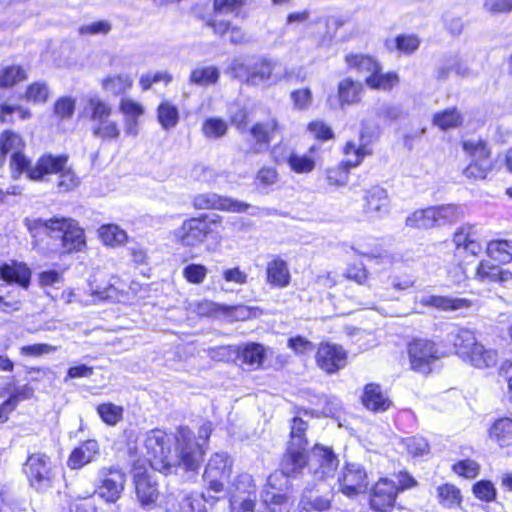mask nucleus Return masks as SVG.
<instances>
[{
	"label": "nucleus",
	"mask_w": 512,
	"mask_h": 512,
	"mask_svg": "<svg viewBox=\"0 0 512 512\" xmlns=\"http://www.w3.org/2000/svg\"><path fill=\"white\" fill-rule=\"evenodd\" d=\"M112 30V24L108 20L86 23L78 28L81 36L107 35Z\"/></svg>",
	"instance_id": "680f3d73"
},
{
	"label": "nucleus",
	"mask_w": 512,
	"mask_h": 512,
	"mask_svg": "<svg viewBox=\"0 0 512 512\" xmlns=\"http://www.w3.org/2000/svg\"><path fill=\"white\" fill-rule=\"evenodd\" d=\"M33 394L34 389L28 384L15 387L9 398L0 406V423L8 419V415L17 407L19 402L30 399Z\"/></svg>",
	"instance_id": "f704fd0d"
},
{
	"label": "nucleus",
	"mask_w": 512,
	"mask_h": 512,
	"mask_svg": "<svg viewBox=\"0 0 512 512\" xmlns=\"http://www.w3.org/2000/svg\"><path fill=\"white\" fill-rule=\"evenodd\" d=\"M133 78L128 73L110 74L102 79L101 84L104 91L112 95H122L133 86Z\"/></svg>",
	"instance_id": "e433bc0d"
},
{
	"label": "nucleus",
	"mask_w": 512,
	"mask_h": 512,
	"mask_svg": "<svg viewBox=\"0 0 512 512\" xmlns=\"http://www.w3.org/2000/svg\"><path fill=\"white\" fill-rule=\"evenodd\" d=\"M98 235L106 246L116 247L126 243L127 233L116 224H104L98 229Z\"/></svg>",
	"instance_id": "ea45409f"
},
{
	"label": "nucleus",
	"mask_w": 512,
	"mask_h": 512,
	"mask_svg": "<svg viewBox=\"0 0 512 512\" xmlns=\"http://www.w3.org/2000/svg\"><path fill=\"white\" fill-rule=\"evenodd\" d=\"M433 124L441 130L453 129L462 124L463 118L456 108H448L433 116Z\"/></svg>",
	"instance_id": "c03bdc74"
},
{
	"label": "nucleus",
	"mask_w": 512,
	"mask_h": 512,
	"mask_svg": "<svg viewBox=\"0 0 512 512\" xmlns=\"http://www.w3.org/2000/svg\"><path fill=\"white\" fill-rule=\"evenodd\" d=\"M173 81V76L166 70L148 72L141 75L139 85L143 91L149 90L153 84L163 82L168 85Z\"/></svg>",
	"instance_id": "6e6d98bb"
},
{
	"label": "nucleus",
	"mask_w": 512,
	"mask_h": 512,
	"mask_svg": "<svg viewBox=\"0 0 512 512\" xmlns=\"http://www.w3.org/2000/svg\"><path fill=\"white\" fill-rule=\"evenodd\" d=\"M473 494L481 501L491 502L496 498V488L488 480H480L473 485Z\"/></svg>",
	"instance_id": "0e129e2a"
},
{
	"label": "nucleus",
	"mask_w": 512,
	"mask_h": 512,
	"mask_svg": "<svg viewBox=\"0 0 512 512\" xmlns=\"http://www.w3.org/2000/svg\"><path fill=\"white\" fill-rule=\"evenodd\" d=\"M25 78L26 72L20 66H8L0 71V87H11Z\"/></svg>",
	"instance_id": "13d9d810"
},
{
	"label": "nucleus",
	"mask_w": 512,
	"mask_h": 512,
	"mask_svg": "<svg viewBox=\"0 0 512 512\" xmlns=\"http://www.w3.org/2000/svg\"><path fill=\"white\" fill-rule=\"evenodd\" d=\"M49 96V88L45 83L35 82L28 86L25 98L33 103H44Z\"/></svg>",
	"instance_id": "69168bd1"
},
{
	"label": "nucleus",
	"mask_w": 512,
	"mask_h": 512,
	"mask_svg": "<svg viewBox=\"0 0 512 512\" xmlns=\"http://www.w3.org/2000/svg\"><path fill=\"white\" fill-rule=\"evenodd\" d=\"M218 498L206 497L205 494H191L182 499L179 512H205L204 502H214Z\"/></svg>",
	"instance_id": "09e8293b"
},
{
	"label": "nucleus",
	"mask_w": 512,
	"mask_h": 512,
	"mask_svg": "<svg viewBox=\"0 0 512 512\" xmlns=\"http://www.w3.org/2000/svg\"><path fill=\"white\" fill-rule=\"evenodd\" d=\"M171 439L160 429H153L146 433L144 446L146 449L147 467L165 475L175 473L183 465L178 461V451L172 455L170 450Z\"/></svg>",
	"instance_id": "39448f33"
},
{
	"label": "nucleus",
	"mask_w": 512,
	"mask_h": 512,
	"mask_svg": "<svg viewBox=\"0 0 512 512\" xmlns=\"http://www.w3.org/2000/svg\"><path fill=\"white\" fill-rule=\"evenodd\" d=\"M437 497L439 503L449 509L460 506L462 497L460 490L451 484H443L437 488Z\"/></svg>",
	"instance_id": "49530a36"
},
{
	"label": "nucleus",
	"mask_w": 512,
	"mask_h": 512,
	"mask_svg": "<svg viewBox=\"0 0 512 512\" xmlns=\"http://www.w3.org/2000/svg\"><path fill=\"white\" fill-rule=\"evenodd\" d=\"M445 341L454 347L456 354L462 359L478 343L472 330L459 326L451 327L446 334Z\"/></svg>",
	"instance_id": "b1692460"
},
{
	"label": "nucleus",
	"mask_w": 512,
	"mask_h": 512,
	"mask_svg": "<svg viewBox=\"0 0 512 512\" xmlns=\"http://www.w3.org/2000/svg\"><path fill=\"white\" fill-rule=\"evenodd\" d=\"M344 154L346 156L343 165L345 168H352L358 166L363 158L369 154L365 146H357L355 143L349 141L344 147Z\"/></svg>",
	"instance_id": "8fccbe9b"
},
{
	"label": "nucleus",
	"mask_w": 512,
	"mask_h": 512,
	"mask_svg": "<svg viewBox=\"0 0 512 512\" xmlns=\"http://www.w3.org/2000/svg\"><path fill=\"white\" fill-rule=\"evenodd\" d=\"M433 207L417 210L406 219V226L411 228L429 229L436 225L437 219Z\"/></svg>",
	"instance_id": "a19ab883"
},
{
	"label": "nucleus",
	"mask_w": 512,
	"mask_h": 512,
	"mask_svg": "<svg viewBox=\"0 0 512 512\" xmlns=\"http://www.w3.org/2000/svg\"><path fill=\"white\" fill-rule=\"evenodd\" d=\"M229 116L231 123L237 128L238 131L243 133L247 127L248 113L244 107L234 103L229 107Z\"/></svg>",
	"instance_id": "774afa93"
},
{
	"label": "nucleus",
	"mask_w": 512,
	"mask_h": 512,
	"mask_svg": "<svg viewBox=\"0 0 512 512\" xmlns=\"http://www.w3.org/2000/svg\"><path fill=\"white\" fill-rule=\"evenodd\" d=\"M401 444L413 457L423 456L429 452V444L425 438L419 436L407 437L401 441Z\"/></svg>",
	"instance_id": "bf43d9fd"
},
{
	"label": "nucleus",
	"mask_w": 512,
	"mask_h": 512,
	"mask_svg": "<svg viewBox=\"0 0 512 512\" xmlns=\"http://www.w3.org/2000/svg\"><path fill=\"white\" fill-rule=\"evenodd\" d=\"M25 225L31 233L43 232L50 238L59 239L64 253L78 252L86 246L84 230L72 218L26 219Z\"/></svg>",
	"instance_id": "f03ea898"
},
{
	"label": "nucleus",
	"mask_w": 512,
	"mask_h": 512,
	"mask_svg": "<svg viewBox=\"0 0 512 512\" xmlns=\"http://www.w3.org/2000/svg\"><path fill=\"white\" fill-rule=\"evenodd\" d=\"M362 403L374 412L386 411L391 405V401L382 393L380 386L373 383L365 386Z\"/></svg>",
	"instance_id": "473e14b6"
},
{
	"label": "nucleus",
	"mask_w": 512,
	"mask_h": 512,
	"mask_svg": "<svg viewBox=\"0 0 512 512\" xmlns=\"http://www.w3.org/2000/svg\"><path fill=\"white\" fill-rule=\"evenodd\" d=\"M291 274L288 264L280 257H275L267 263L266 282L274 288H285L290 284Z\"/></svg>",
	"instance_id": "bb28decb"
},
{
	"label": "nucleus",
	"mask_w": 512,
	"mask_h": 512,
	"mask_svg": "<svg viewBox=\"0 0 512 512\" xmlns=\"http://www.w3.org/2000/svg\"><path fill=\"white\" fill-rule=\"evenodd\" d=\"M90 291V298L85 299L79 293H76L74 290H65L61 294V300L65 304L78 302L84 306L95 305L104 300H119V290L114 286V284H110L103 288L91 287Z\"/></svg>",
	"instance_id": "412c9836"
},
{
	"label": "nucleus",
	"mask_w": 512,
	"mask_h": 512,
	"mask_svg": "<svg viewBox=\"0 0 512 512\" xmlns=\"http://www.w3.org/2000/svg\"><path fill=\"white\" fill-rule=\"evenodd\" d=\"M419 303L423 306L434 307L446 312L469 309L473 304L467 298L438 295H424L420 297Z\"/></svg>",
	"instance_id": "393cba45"
},
{
	"label": "nucleus",
	"mask_w": 512,
	"mask_h": 512,
	"mask_svg": "<svg viewBox=\"0 0 512 512\" xmlns=\"http://www.w3.org/2000/svg\"><path fill=\"white\" fill-rule=\"evenodd\" d=\"M438 225L454 222L462 215V209L454 204L433 207Z\"/></svg>",
	"instance_id": "4d7b16f0"
},
{
	"label": "nucleus",
	"mask_w": 512,
	"mask_h": 512,
	"mask_svg": "<svg viewBox=\"0 0 512 512\" xmlns=\"http://www.w3.org/2000/svg\"><path fill=\"white\" fill-rule=\"evenodd\" d=\"M488 256L501 263L506 264L512 260V241L492 240L487 244Z\"/></svg>",
	"instance_id": "37998d69"
},
{
	"label": "nucleus",
	"mask_w": 512,
	"mask_h": 512,
	"mask_svg": "<svg viewBox=\"0 0 512 512\" xmlns=\"http://www.w3.org/2000/svg\"><path fill=\"white\" fill-rule=\"evenodd\" d=\"M345 62L349 69L366 76L374 75L375 72L381 71L380 64L369 55L350 53L345 56Z\"/></svg>",
	"instance_id": "c9c22d12"
},
{
	"label": "nucleus",
	"mask_w": 512,
	"mask_h": 512,
	"mask_svg": "<svg viewBox=\"0 0 512 512\" xmlns=\"http://www.w3.org/2000/svg\"><path fill=\"white\" fill-rule=\"evenodd\" d=\"M101 419L108 425H116L123 415V408L112 403L101 404L97 408Z\"/></svg>",
	"instance_id": "052dcab7"
},
{
	"label": "nucleus",
	"mask_w": 512,
	"mask_h": 512,
	"mask_svg": "<svg viewBox=\"0 0 512 512\" xmlns=\"http://www.w3.org/2000/svg\"><path fill=\"white\" fill-rule=\"evenodd\" d=\"M399 82L398 75L393 72H375L365 77V83L372 89L391 90Z\"/></svg>",
	"instance_id": "de8ad7c7"
},
{
	"label": "nucleus",
	"mask_w": 512,
	"mask_h": 512,
	"mask_svg": "<svg viewBox=\"0 0 512 512\" xmlns=\"http://www.w3.org/2000/svg\"><path fill=\"white\" fill-rule=\"evenodd\" d=\"M399 488L387 478L376 482L370 491V507L376 512H390L396 502Z\"/></svg>",
	"instance_id": "dca6fc26"
},
{
	"label": "nucleus",
	"mask_w": 512,
	"mask_h": 512,
	"mask_svg": "<svg viewBox=\"0 0 512 512\" xmlns=\"http://www.w3.org/2000/svg\"><path fill=\"white\" fill-rule=\"evenodd\" d=\"M228 131V124L225 120L211 117L204 121L202 126L203 134L210 139L223 137Z\"/></svg>",
	"instance_id": "3c124183"
},
{
	"label": "nucleus",
	"mask_w": 512,
	"mask_h": 512,
	"mask_svg": "<svg viewBox=\"0 0 512 512\" xmlns=\"http://www.w3.org/2000/svg\"><path fill=\"white\" fill-rule=\"evenodd\" d=\"M99 455V444L89 439L74 448L68 458L67 465L71 469H80L94 461Z\"/></svg>",
	"instance_id": "a878e982"
},
{
	"label": "nucleus",
	"mask_w": 512,
	"mask_h": 512,
	"mask_svg": "<svg viewBox=\"0 0 512 512\" xmlns=\"http://www.w3.org/2000/svg\"><path fill=\"white\" fill-rule=\"evenodd\" d=\"M288 164L292 171L298 174L309 173L315 168V160L309 155L290 154Z\"/></svg>",
	"instance_id": "864d4df0"
},
{
	"label": "nucleus",
	"mask_w": 512,
	"mask_h": 512,
	"mask_svg": "<svg viewBox=\"0 0 512 512\" xmlns=\"http://www.w3.org/2000/svg\"><path fill=\"white\" fill-rule=\"evenodd\" d=\"M57 175V188L59 192H69L75 189L80 183L79 178L71 167L68 166V163L65 164L64 168L61 169Z\"/></svg>",
	"instance_id": "5fc2aeb1"
},
{
	"label": "nucleus",
	"mask_w": 512,
	"mask_h": 512,
	"mask_svg": "<svg viewBox=\"0 0 512 512\" xmlns=\"http://www.w3.org/2000/svg\"><path fill=\"white\" fill-rule=\"evenodd\" d=\"M92 122L91 130L94 137L102 141H114L119 138L121 130L116 120L111 118V105L99 97L88 100L83 111Z\"/></svg>",
	"instance_id": "0eeeda50"
},
{
	"label": "nucleus",
	"mask_w": 512,
	"mask_h": 512,
	"mask_svg": "<svg viewBox=\"0 0 512 512\" xmlns=\"http://www.w3.org/2000/svg\"><path fill=\"white\" fill-rule=\"evenodd\" d=\"M10 168L12 177L17 179L23 172L28 173V170L32 167H30V161L22 151H15L10 158Z\"/></svg>",
	"instance_id": "338daca9"
},
{
	"label": "nucleus",
	"mask_w": 512,
	"mask_h": 512,
	"mask_svg": "<svg viewBox=\"0 0 512 512\" xmlns=\"http://www.w3.org/2000/svg\"><path fill=\"white\" fill-rule=\"evenodd\" d=\"M0 277L7 283H17L26 288L30 282L31 272L23 263H5L0 267Z\"/></svg>",
	"instance_id": "c756f323"
},
{
	"label": "nucleus",
	"mask_w": 512,
	"mask_h": 512,
	"mask_svg": "<svg viewBox=\"0 0 512 512\" xmlns=\"http://www.w3.org/2000/svg\"><path fill=\"white\" fill-rule=\"evenodd\" d=\"M232 471V461L226 453L213 454L203 474L204 481L208 484V490L215 493L224 490V480L229 478Z\"/></svg>",
	"instance_id": "9b49d317"
},
{
	"label": "nucleus",
	"mask_w": 512,
	"mask_h": 512,
	"mask_svg": "<svg viewBox=\"0 0 512 512\" xmlns=\"http://www.w3.org/2000/svg\"><path fill=\"white\" fill-rule=\"evenodd\" d=\"M67 163L68 157L65 155L54 156L52 154H45L28 170V177L34 181H41L46 175H57Z\"/></svg>",
	"instance_id": "5701e85b"
},
{
	"label": "nucleus",
	"mask_w": 512,
	"mask_h": 512,
	"mask_svg": "<svg viewBox=\"0 0 512 512\" xmlns=\"http://www.w3.org/2000/svg\"><path fill=\"white\" fill-rule=\"evenodd\" d=\"M23 471L30 486L38 492H46L53 487L55 479L54 466L50 458L42 452L28 456Z\"/></svg>",
	"instance_id": "6e6552de"
},
{
	"label": "nucleus",
	"mask_w": 512,
	"mask_h": 512,
	"mask_svg": "<svg viewBox=\"0 0 512 512\" xmlns=\"http://www.w3.org/2000/svg\"><path fill=\"white\" fill-rule=\"evenodd\" d=\"M220 71L216 66H198L189 76V82L199 86L214 85L218 82Z\"/></svg>",
	"instance_id": "58836bf2"
},
{
	"label": "nucleus",
	"mask_w": 512,
	"mask_h": 512,
	"mask_svg": "<svg viewBox=\"0 0 512 512\" xmlns=\"http://www.w3.org/2000/svg\"><path fill=\"white\" fill-rule=\"evenodd\" d=\"M408 353L412 369L421 373H429L431 364L438 359L437 348L430 340H414L409 344Z\"/></svg>",
	"instance_id": "2eb2a0df"
},
{
	"label": "nucleus",
	"mask_w": 512,
	"mask_h": 512,
	"mask_svg": "<svg viewBox=\"0 0 512 512\" xmlns=\"http://www.w3.org/2000/svg\"><path fill=\"white\" fill-rule=\"evenodd\" d=\"M231 73L237 79L251 86L262 84L275 85L282 79H292L291 73L276 61L266 58L248 61L234 60Z\"/></svg>",
	"instance_id": "7ed1b4c3"
},
{
	"label": "nucleus",
	"mask_w": 512,
	"mask_h": 512,
	"mask_svg": "<svg viewBox=\"0 0 512 512\" xmlns=\"http://www.w3.org/2000/svg\"><path fill=\"white\" fill-rule=\"evenodd\" d=\"M316 363L328 374L336 373L347 364V353L339 345L322 343L316 352Z\"/></svg>",
	"instance_id": "6ab92c4d"
},
{
	"label": "nucleus",
	"mask_w": 512,
	"mask_h": 512,
	"mask_svg": "<svg viewBox=\"0 0 512 512\" xmlns=\"http://www.w3.org/2000/svg\"><path fill=\"white\" fill-rule=\"evenodd\" d=\"M278 128L279 124L275 118L254 124L249 130L253 142L247 144V147L243 149L244 153L259 154L265 151Z\"/></svg>",
	"instance_id": "aec40b11"
},
{
	"label": "nucleus",
	"mask_w": 512,
	"mask_h": 512,
	"mask_svg": "<svg viewBox=\"0 0 512 512\" xmlns=\"http://www.w3.org/2000/svg\"><path fill=\"white\" fill-rule=\"evenodd\" d=\"M363 92V84L348 77L338 84V101L341 107L359 103Z\"/></svg>",
	"instance_id": "2f4dec72"
},
{
	"label": "nucleus",
	"mask_w": 512,
	"mask_h": 512,
	"mask_svg": "<svg viewBox=\"0 0 512 512\" xmlns=\"http://www.w3.org/2000/svg\"><path fill=\"white\" fill-rule=\"evenodd\" d=\"M98 495L106 502L115 503L124 490L126 477L124 472L116 467L102 468L99 471Z\"/></svg>",
	"instance_id": "ddd939ff"
},
{
	"label": "nucleus",
	"mask_w": 512,
	"mask_h": 512,
	"mask_svg": "<svg viewBox=\"0 0 512 512\" xmlns=\"http://www.w3.org/2000/svg\"><path fill=\"white\" fill-rule=\"evenodd\" d=\"M236 354L242 365L249 370L260 368L266 358V349L258 343H249L236 349Z\"/></svg>",
	"instance_id": "cd10ccee"
},
{
	"label": "nucleus",
	"mask_w": 512,
	"mask_h": 512,
	"mask_svg": "<svg viewBox=\"0 0 512 512\" xmlns=\"http://www.w3.org/2000/svg\"><path fill=\"white\" fill-rule=\"evenodd\" d=\"M211 432L212 425L209 422H205L199 427L197 438L187 427L178 429L176 435L178 461L183 465V469L192 472L199 469Z\"/></svg>",
	"instance_id": "20e7f679"
},
{
	"label": "nucleus",
	"mask_w": 512,
	"mask_h": 512,
	"mask_svg": "<svg viewBox=\"0 0 512 512\" xmlns=\"http://www.w3.org/2000/svg\"><path fill=\"white\" fill-rule=\"evenodd\" d=\"M462 147L470 159L463 174L470 179H485L493 167L491 149L487 142L481 139L467 140L463 142Z\"/></svg>",
	"instance_id": "1a4fd4ad"
},
{
	"label": "nucleus",
	"mask_w": 512,
	"mask_h": 512,
	"mask_svg": "<svg viewBox=\"0 0 512 512\" xmlns=\"http://www.w3.org/2000/svg\"><path fill=\"white\" fill-rule=\"evenodd\" d=\"M489 436L492 441L500 447H509L512 445V419L503 417L497 419L489 430Z\"/></svg>",
	"instance_id": "4c0bfd02"
},
{
	"label": "nucleus",
	"mask_w": 512,
	"mask_h": 512,
	"mask_svg": "<svg viewBox=\"0 0 512 512\" xmlns=\"http://www.w3.org/2000/svg\"><path fill=\"white\" fill-rule=\"evenodd\" d=\"M364 213L372 219H380L390 211V200L386 189L373 186L365 192Z\"/></svg>",
	"instance_id": "4be33fe9"
},
{
	"label": "nucleus",
	"mask_w": 512,
	"mask_h": 512,
	"mask_svg": "<svg viewBox=\"0 0 512 512\" xmlns=\"http://www.w3.org/2000/svg\"><path fill=\"white\" fill-rule=\"evenodd\" d=\"M420 40L415 35H399L394 40L387 41V47L392 49L394 46L398 51L405 54H411L418 49Z\"/></svg>",
	"instance_id": "603ef678"
},
{
	"label": "nucleus",
	"mask_w": 512,
	"mask_h": 512,
	"mask_svg": "<svg viewBox=\"0 0 512 512\" xmlns=\"http://www.w3.org/2000/svg\"><path fill=\"white\" fill-rule=\"evenodd\" d=\"M463 360L476 368H488L496 365L498 355L495 350L487 349L478 342Z\"/></svg>",
	"instance_id": "72a5a7b5"
},
{
	"label": "nucleus",
	"mask_w": 512,
	"mask_h": 512,
	"mask_svg": "<svg viewBox=\"0 0 512 512\" xmlns=\"http://www.w3.org/2000/svg\"><path fill=\"white\" fill-rule=\"evenodd\" d=\"M306 429L307 423L305 421L299 417L293 418L290 432L291 440L286 454H289L291 451L298 452L300 454L299 458L301 459V464L305 463V447L307 445V440L305 439Z\"/></svg>",
	"instance_id": "7c9ffc66"
},
{
	"label": "nucleus",
	"mask_w": 512,
	"mask_h": 512,
	"mask_svg": "<svg viewBox=\"0 0 512 512\" xmlns=\"http://www.w3.org/2000/svg\"><path fill=\"white\" fill-rule=\"evenodd\" d=\"M262 502L255 511L256 486L249 474L239 475L230 490L232 512H288L291 503L285 494L263 491Z\"/></svg>",
	"instance_id": "f257e3e1"
},
{
	"label": "nucleus",
	"mask_w": 512,
	"mask_h": 512,
	"mask_svg": "<svg viewBox=\"0 0 512 512\" xmlns=\"http://www.w3.org/2000/svg\"><path fill=\"white\" fill-rule=\"evenodd\" d=\"M25 146V142L22 137L11 131L5 130L0 135V148L2 153V165L5 163L6 155L9 152L22 151Z\"/></svg>",
	"instance_id": "a18cd8bd"
},
{
	"label": "nucleus",
	"mask_w": 512,
	"mask_h": 512,
	"mask_svg": "<svg viewBox=\"0 0 512 512\" xmlns=\"http://www.w3.org/2000/svg\"><path fill=\"white\" fill-rule=\"evenodd\" d=\"M475 276L486 283H506L512 280V272L485 260L479 263Z\"/></svg>",
	"instance_id": "c85d7f7f"
},
{
	"label": "nucleus",
	"mask_w": 512,
	"mask_h": 512,
	"mask_svg": "<svg viewBox=\"0 0 512 512\" xmlns=\"http://www.w3.org/2000/svg\"><path fill=\"white\" fill-rule=\"evenodd\" d=\"M208 269L202 264L192 263L183 268L182 275L191 284H201L204 282Z\"/></svg>",
	"instance_id": "e2e57ef3"
},
{
	"label": "nucleus",
	"mask_w": 512,
	"mask_h": 512,
	"mask_svg": "<svg viewBox=\"0 0 512 512\" xmlns=\"http://www.w3.org/2000/svg\"><path fill=\"white\" fill-rule=\"evenodd\" d=\"M211 231L206 216L202 215L183 221L182 225L174 231V238L176 243L183 247L195 248L206 240Z\"/></svg>",
	"instance_id": "9d476101"
},
{
	"label": "nucleus",
	"mask_w": 512,
	"mask_h": 512,
	"mask_svg": "<svg viewBox=\"0 0 512 512\" xmlns=\"http://www.w3.org/2000/svg\"><path fill=\"white\" fill-rule=\"evenodd\" d=\"M339 466V460L332 448L315 445L302 465V477L307 486L315 487L321 482L332 479Z\"/></svg>",
	"instance_id": "423d86ee"
},
{
	"label": "nucleus",
	"mask_w": 512,
	"mask_h": 512,
	"mask_svg": "<svg viewBox=\"0 0 512 512\" xmlns=\"http://www.w3.org/2000/svg\"><path fill=\"white\" fill-rule=\"evenodd\" d=\"M157 118L164 130H170L179 122V110L172 102L165 100L157 108Z\"/></svg>",
	"instance_id": "79ce46f5"
},
{
	"label": "nucleus",
	"mask_w": 512,
	"mask_h": 512,
	"mask_svg": "<svg viewBox=\"0 0 512 512\" xmlns=\"http://www.w3.org/2000/svg\"><path fill=\"white\" fill-rule=\"evenodd\" d=\"M196 209H216L227 212L241 213L247 211L251 205L233 198L220 196L216 193H202L193 198Z\"/></svg>",
	"instance_id": "a211bd4d"
},
{
	"label": "nucleus",
	"mask_w": 512,
	"mask_h": 512,
	"mask_svg": "<svg viewBox=\"0 0 512 512\" xmlns=\"http://www.w3.org/2000/svg\"><path fill=\"white\" fill-rule=\"evenodd\" d=\"M300 454L291 451L285 454L281 462V470L271 473L267 479V486L271 489L269 492L281 494L280 491L288 484V477H297L302 473ZM264 491H268L265 489Z\"/></svg>",
	"instance_id": "f8f14e48"
},
{
	"label": "nucleus",
	"mask_w": 512,
	"mask_h": 512,
	"mask_svg": "<svg viewBox=\"0 0 512 512\" xmlns=\"http://www.w3.org/2000/svg\"><path fill=\"white\" fill-rule=\"evenodd\" d=\"M338 481L341 492L349 497L365 492L368 487L367 472L356 463L347 464Z\"/></svg>",
	"instance_id": "f3484780"
},
{
	"label": "nucleus",
	"mask_w": 512,
	"mask_h": 512,
	"mask_svg": "<svg viewBox=\"0 0 512 512\" xmlns=\"http://www.w3.org/2000/svg\"><path fill=\"white\" fill-rule=\"evenodd\" d=\"M132 475L137 497L143 507H149L158 499L156 483L148 475L145 461H136L132 467Z\"/></svg>",
	"instance_id": "4468645a"
}]
</instances>
